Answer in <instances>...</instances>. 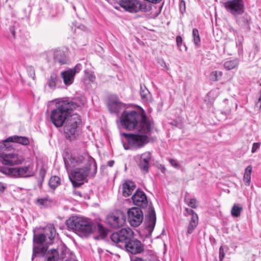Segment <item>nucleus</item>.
<instances>
[{"mask_svg":"<svg viewBox=\"0 0 261 261\" xmlns=\"http://www.w3.org/2000/svg\"><path fill=\"white\" fill-rule=\"evenodd\" d=\"M84 102L80 97L65 99L56 103V108L51 111L50 119L57 127H64L65 137L70 141L78 135V125L81 122L80 116L72 114L73 111L81 109Z\"/></svg>","mask_w":261,"mask_h":261,"instance_id":"f257e3e1","label":"nucleus"},{"mask_svg":"<svg viewBox=\"0 0 261 261\" xmlns=\"http://www.w3.org/2000/svg\"><path fill=\"white\" fill-rule=\"evenodd\" d=\"M133 237V231L127 228H122L112 233L110 238L117 247L125 249L126 251L132 254L140 253L144 250V245L140 241L134 239Z\"/></svg>","mask_w":261,"mask_h":261,"instance_id":"f03ea898","label":"nucleus"},{"mask_svg":"<svg viewBox=\"0 0 261 261\" xmlns=\"http://www.w3.org/2000/svg\"><path fill=\"white\" fill-rule=\"evenodd\" d=\"M17 143L23 145L29 144V139L26 137L13 136L7 138L3 143H0V162L5 165L14 166L22 164L24 161L22 155L12 152L13 145L8 143Z\"/></svg>","mask_w":261,"mask_h":261,"instance_id":"7ed1b4c3","label":"nucleus"},{"mask_svg":"<svg viewBox=\"0 0 261 261\" xmlns=\"http://www.w3.org/2000/svg\"><path fill=\"white\" fill-rule=\"evenodd\" d=\"M120 123L122 128L128 130L135 129L143 133H149L151 130L150 123L146 116L135 111H124L120 117Z\"/></svg>","mask_w":261,"mask_h":261,"instance_id":"20e7f679","label":"nucleus"},{"mask_svg":"<svg viewBox=\"0 0 261 261\" xmlns=\"http://www.w3.org/2000/svg\"><path fill=\"white\" fill-rule=\"evenodd\" d=\"M134 204L140 208L146 210V227L151 233L156 223L155 210L151 203H148L147 196L145 193L140 189H137L132 196Z\"/></svg>","mask_w":261,"mask_h":261,"instance_id":"39448f33","label":"nucleus"},{"mask_svg":"<svg viewBox=\"0 0 261 261\" xmlns=\"http://www.w3.org/2000/svg\"><path fill=\"white\" fill-rule=\"evenodd\" d=\"M69 230H72L80 236L87 237L96 229V225L90 220L86 218L72 216L66 221Z\"/></svg>","mask_w":261,"mask_h":261,"instance_id":"423d86ee","label":"nucleus"},{"mask_svg":"<svg viewBox=\"0 0 261 261\" xmlns=\"http://www.w3.org/2000/svg\"><path fill=\"white\" fill-rule=\"evenodd\" d=\"M97 172V165L95 161L85 165L72 169L71 177H69L72 185L74 187H79L83 184V181L86 179L88 175L93 177Z\"/></svg>","mask_w":261,"mask_h":261,"instance_id":"0eeeda50","label":"nucleus"},{"mask_svg":"<svg viewBox=\"0 0 261 261\" xmlns=\"http://www.w3.org/2000/svg\"><path fill=\"white\" fill-rule=\"evenodd\" d=\"M94 159L88 155L72 154L67 159H64L65 166L67 170L76 169L86 164L94 163Z\"/></svg>","mask_w":261,"mask_h":261,"instance_id":"6e6552de","label":"nucleus"},{"mask_svg":"<svg viewBox=\"0 0 261 261\" xmlns=\"http://www.w3.org/2000/svg\"><path fill=\"white\" fill-rule=\"evenodd\" d=\"M3 172L9 176L15 178H28L35 174L33 166L31 164L19 167L7 168L4 169Z\"/></svg>","mask_w":261,"mask_h":261,"instance_id":"1a4fd4ad","label":"nucleus"},{"mask_svg":"<svg viewBox=\"0 0 261 261\" xmlns=\"http://www.w3.org/2000/svg\"><path fill=\"white\" fill-rule=\"evenodd\" d=\"M148 134L138 132L136 134L123 133V135L126 137L129 145L132 149H136L141 148L148 142L147 135Z\"/></svg>","mask_w":261,"mask_h":261,"instance_id":"9d476101","label":"nucleus"},{"mask_svg":"<svg viewBox=\"0 0 261 261\" xmlns=\"http://www.w3.org/2000/svg\"><path fill=\"white\" fill-rule=\"evenodd\" d=\"M57 234L56 230L53 224H48L43 229V232L34 233L33 241L37 244H41L45 242L47 239L50 243L55 238Z\"/></svg>","mask_w":261,"mask_h":261,"instance_id":"9b49d317","label":"nucleus"},{"mask_svg":"<svg viewBox=\"0 0 261 261\" xmlns=\"http://www.w3.org/2000/svg\"><path fill=\"white\" fill-rule=\"evenodd\" d=\"M37 256L44 257V261H57L59 254L56 249L47 251V248L45 247H34L32 260L34 261L35 258Z\"/></svg>","mask_w":261,"mask_h":261,"instance_id":"f8f14e48","label":"nucleus"},{"mask_svg":"<svg viewBox=\"0 0 261 261\" xmlns=\"http://www.w3.org/2000/svg\"><path fill=\"white\" fill-rule=\"evenodd\" d=\"M226 11L233 16L242 14L244 12L243 0H229L224 3Z\"/></svg>","mask_w":261,"mask_h":261,"instance_id":"ddd939ff","label":"nucleus"},{"mask_svg":"<svg viewBox=\"0 0 261 261\" xmlns=\"http://www.w3.org/2000/svg\"><path fill=\"white\" fill-rule=\"evenodd\" d=\"M128 221L131 226L137 227L142 222L143 213L141 208L133 207L127 211Z\"/></svg>","mask_w":261,"mask_h":261,"instance_id":"4468645a","label":"nucleus"},{"mask_svg":"<svg viewBox=\"0 0 261 261\" xmlns=\"http://www.w3.org/2000/svg\"><path fill=\"white\" fill-rule=\"evenodd\" d=\"M106 223L111 227L119 228L123 226L125 223V217L121 212L112 213L107 216Z\"/></svg>","mask_w":261,"mask_h":261,"instance_id":"2eb2a0df","label":"nucleus"},{"mask_svg":"<svg viewBox=\"0 0 261 261\" xmlns=\"http://www.w3.org/2000/svg\"><path fill=\"white\" fill-rule=\"evenodd\" d=\"M151 153L150 152H146L141 155H137L135 156L136 159H139L138 163V167L142 172L144 174L149 171V163L151 160Z\"/></svg>","mask_w":261,"mask_h":261,"instance_id":"dca6fc26","label":"nucleus"},{"mask_svg":"<svg viewBox=\"0 0 261 261\" xmlns=\"http://www.w3.org/2000/svg\"><path fill=\"white\" fill-rule=\"evenodd\" d=\"M122 195L126 197L130 196L136 188L135 184L131 180H125L122 185Z\"/></svg>","mask_w":261,"mask_h":261,"instance_id":"f3484780","label":"nucleus"},{"mask_svg":"<svg viewBox=\"0 0 261 261\" xmlns=\"http://www.w3.org/2000/svg\"><path fill=\"white\" fill-rule=\"evenodd\" d=\"M74 76V72L69 69L61 72V77L66 86H68L73 83Z\"/></svg>","mask_w":261,"mask_h":261,"instance_id":"a211bd4d","label":"nucleus"},{"mask_svg":"<svg viewBox=\"0 0 261 261\" xmlns=\"http://www.w3.org/2000/svg\"><path fill=\"white\" fill-rule=\"evenodd\" d=\"M54 56L55 62H58L60 65L66 64L69 62L68 58L62 50L58 49L55 50Z\"/></svg>","mask_w":261,"mask_h":261,"instance_id":"6ab92c4d","label":"nucleus"},{"mask_svg":"<svg viewBox=\"0 0 261 261\" xmlns=\"http://www.w3.org/2000/svg\"><path fill=\"white\" fill-rule=\"evenodd\" d=\"M140 93L143 101L146 102H152V95L145 85H140Z\"/></svg>","mask_w":261,"mask_h":261,"instance_id":"aec40b11","label":"nucleus"},{"mask_svg":"<svg viewBox=\"0 0 261 261\" xmlns=\"http://www.w3.org/2000/svg\"><path fill=\"white\" fill-rule=\"evenodd\" d=\"M123 103L118 99L111 100L108 104V108L111 113L118 114L121 109Z\"/></svg>","mask_w":261,"mask_h":261,"instance_id":"412c9836","label":"nucleus"},{"mask_svg":"<svg viewBox=\"0 0 261 261\" xmlns=\"http://www.w3.org/2000/svg\"><path fill=\"white\" fill-rule=\"evenodd\" d=\"M61 83V81L55 73H52L47 81V85L50 89L54 90Z\"/></svg>","mask_w":261,"mask_h":261,"instance_id":"4be33fe9","label":"nucleus"},{"mask_svg":"<svg viewBox=\"0 0 261 261\" xmlns=\"http://www.w3.org/2000/svg\"><path fill=\"white\" fill-rule=\"evenodd\" d=\"M198 222V218L197 215H194L193 217H191L186 233L187 236H189L193 232V230L197 226Z\"/></svg>","mask_w":261,"mask_h":261,"instance_id":"5701e85b","label":"nucleus"},{"mask_svg":"<svg viewBox=\"0 0 261 261\" xmlns=\"http://www.w3.org/2000/svg\"><path fill=\"white\" fill-rule=\"evenodd\" d=\"M239 63V60L238 59H234L225 62L223 64L224 68L227 70H230L236 68Z\"/></svg>","mask_w":261,"mask_h":261,"instance_id":"b1692460","label":"nucleus"},{"mask_svg":"<svg viewBox=\"0 0 261 261\" xmlns=\"http://www.w3.org/2000/svg\"><path fill=\"white\" fill-rule=\"evenodd\" d=\"M252 172V166H248L245 170L243 180L246 186H249L251 180V173Z\"/></svg>","mask_w":261,"mask_h":261,"instance_id":"393cba45","label":"nucleus"},{"mask_svg":"<svg viewBox=\"0 0 261 261\" xmlns=\"http://www.w3.org/2000/svg\"><path fill=\"white\" fill-rule=\"evenodd\" d=\"M60 184V178L56 175L51 176L48 182L49 187L53 189H55Z\"/></svg>","mask_w":261,"mask_h":261,"instance_id":"a878e982","label":"nucleus"},{"mask_svg":"<svg viewBox=\"0 0 261 261\" xmlns=\"http://www.w3.org/2000/svg\"><path fill=\"white\" fill-rule=\"evenodd\" d=\"M243 211V207L240 204H234L231 210V214L233 217H238L240 216Z\"/></svg>","mask_w":261,"mask_h":261,"instance_id":"bb28decb","label":"nucleus"},{"mask_svg":"<svg viewBox=\"0 0 261 261\" xmlns=\"http://www.w3.org/2000/svg\"><path fill=\"white\" fill-rule=\"evenodd\" d=\"M97 228L99 235L98 236L94 237V239L98 240L104 238L107 234L106 230L100 224H97Z\"/></svg>","mask_w":261,"mask_h":261,"instance_id":"cd10ccee","label":"nucleus"},{"mask_svg":"<svg viewBox=\"0 0 261 261\" xmlns=\"http://www.w3.org/2000/svg\"><path fill=\"white\" fill-rule=\"evenodd\" d=\"M193 39L194 44L198 46L200 42V38L198 30L197 29H193L192 32Z\"/></svg>","mask_w":261,"mask_h":261,"instance_id":"c85d7f7f","label":"nucleus"},{"mask_svg":"<svg viewBox=\"0 0 261 261\" xmlns=\"http://www.w3.org/2000/svg\"><path fill=\"white\" fill-rule=\"evenodd\" d=\"M240 24L247 30H250V19L247 16H243L239 20Z\"/></svg>","mask_w":261,"mask_h":261,"instance_id":"c756f323","label":"nucleus"},{"mask_svg":"<svg viewBox=\"0 0 261 261\" xmlns=\"http://www.w3.org/2000/svg\"><path fill=\"white\" fill-rule=\"evenodd\" d=\"M222 75V72L220 71L212 72L210 74L211 79L213 81H217L220 80Z\"/></svg>","mask_w":261,"mask_h":261,"instance_id":"7c9ffc66","label":"nucleus"},{"mask_svg":"<svg viewBox=\"0 0 261 261\" xmlns=\"http://www.w3.org/2000/svg\"><path fill=\"white\" fill-rule=\"evenodd\" d=\"M82 69V65L81 64H76L75 67L73 68L69 69L70 70H71L72 71H73L74 73V75L76 73H78L80 72V71Z\"/></svg>","mask_w":261,"mask_h":261,"instance_id":"2f4dec72","label":"nucleus"},{"mask_svg":"<svg viewBox=\"0 0 261 261\" xmlns=\"http://www.w3.org/2000/svg\"><path fill=\"white\" fill-rule=\"evenodd\" d=\"M260 146V142H256L254 143L252 145V149H251V152L252 153H254L256 151V150L259 149Z\"/></svg>","mask_w":261,"mask_h":261,"instance_id":"473e14b6","label":"nucleus"},{"mask_svg":"<svg viewBox=\"0 0 261 261\" xmlns=\"http://www.w3.org/2000/svg\"><path fill=\"white\" fill-rule=\"evenodd\" d=\"M169 162L173 167H174L176 169H178L179 168V165L177 162L172 159H169Z\"/></svg>","mask_w":261,"mask_h":261,"instance_id":"72a5a7b5","label":"nucleus"},{"mask_svg":"<svg viewBox=\"0 0 261 261\" xmlns=\"http://www.w3.org/2000/svg\"><path fill=\"white\" fill-rule=\"evenodd\" d=\"M225 257V253L224 251V249L222 246H221L219 248V260L220 261H222L223 258Z\"/></svg>","mask_w":261,"mask_h":261,"instance_id":"f704fd0d","label":"nucleus"},{"mask_svg":"<svg viewBox=\"0 0 261 261\" xmlns=\"http://www.w3.org/2000/svg\"><path fill=\"white\" fill-rule=\"evenodd\" d=\"M189 205L194 208L197 207V205L196 199H191L189 203Z\"/></svg>","mask_w":261,"mask_h":261,"instance_id":"c9c22d12","label":"nucleus"},{"mask_svg":"<svg viewBox=\"0 0 261 261\" xmlns=\"http://www.w3.org/2000/svg\"><path fill=\"white\" fill-rule=\"evenodd\" d=\"M148 254L150 256V257H148V259L149 260H152L153 261H157V258L155 255H154L153 252L152 251H148Z\"/></svg>","mask_w":261,"mask_h":261,"instance_id":"e433bc0d","label":"nucleus"},{"mask_svg":"<svg viewBox=\"0 0 261 261\" xmlns=\"http://www.w3.org/2000/svg\"><path fill=\"white\" fill-rule=\"evenodd\" d=\"M177 45L178 47H180L182 45V39L180 36H177L176 38Z\"/></svg>","mask_w":261,"mask_h":261,"instance_id":"4c0bfd02","label":"nucleus"},{"mask_svg":"<svg viewBox=\"0 0 261 261\" xmlns=\"http://www.w3.org/2000/svg\"><path fill=\"white\" fill-rule=\"evenodd\" d=\"M185 211H186L187 213L190 215H191V217H193L194 215H197L195 212L192 209L189 208H186Z\"/></svg>","mask_w":261,"mask_h":261,"instance_id":"58836bf2","label":"nucleus"},{"mask_svg":"<svg viewBox=\"0 0 261 261\" xmlns=\"http://www.w3.org/2000/svg\"><path fill=\"white\" fill-rule=\"evenodd\" d=\"M37 202L39 203V204L41 205H44L46 203V200L45 199H38Z\"/></svg>","mask_w":261,"mask_h":261,"instance_id":"ea45409f","label":"nucleus"},{"mask_svg":"<svg viewBox=\"0 0 261 261\" xmlns=\"http://www.w3.org/2000/svg\"><path fill=\"white\" fill-rule=\"evenodd\" d=\"M6 188V186L3 182H0V192H3Z\"/></svg>","mask_w":261,"mask_h":261,"instance_id":"a19ab883","label":"nucleus"},{"mask_svg":"<svg viewBox=\"0 0 261 261\" xmlns=\"http://www.w3.org/2000/svg\"><path fill=\"white\" fill-rule=\"evenodd\" d=\"M226 111L224 112L225 115H229L231 113V108L230 107H226Z\"/></svg>","mask_w":261,"mask_h":261,"instance_id":"79ce46f5","label":"nucleus"},{"mask_svg":"<svg viewBox=\"0 0 261 261\" xmlns=\"http://www.w3.org/2000/svg\"><path fill=\"white\" fill-rule=\"evenodd\" d=\"M10 32L12 34V35L14 37H15V30H14V27H11L10 29Z\"/></svg>","mask_w":261,"mask_h":261,"instance_id":"37998d69","label":"nucleus"},{"mask_svg":"<svg viewBox=\"0 0 261 261\" xmlns=\"http://www.w3.org/2000/svg\"><path fill=\"white\" fill-rule=\"evenodd\" d=\"M114 164V161L113 160H110L108 162L107 165L110 167H112Z\"/></svg>","mask_w":261,"mask_h":261,"instance_id":"c03bdc74","label":"nucleus"},{"mask_svg":"<svg viewBox=\"0 0 261 261\" xmlns=\"http://www.w3.org/2000/svg\"><path fill=\"white\" fill-rule=\"evenodd\" d=\"M77 28L81 30H85L86 29V27L83 24H80L78 25L77 27Z\"/></svg>","mask_w":261,"mask_h":261,"instance_id":"a18cd8bd","label":"nucleus"},{"mask_svg":"<svg viewBox=\"0 0 261 261\" xmlns=\"http://www.w3.org/2000/svg\"><path fill=\"white\" fill-rule=\"evenodd\" d=\"M40 174L42 175V177H43L45 174V171L43 168H41L40 171Z\"/></svg>","mask_w":261,"mask_h":261,"instance_id":"49530a36","label":"nucleus"},{"mask_svg":"<svg viewBox=\"0 0 261 261\" xmlns=\"http://www.w3.org/2000/svg\"><path fill=\"white\" fill-rule=\"evenodd\" d=\"M171 124L173 125L176 126V127H177L178 126V122L176 120L173 121L172 122H171Z\"/></svg>","mask_w":261,"mask_h":261,"instance_id":"de8ad7c7","label":"nucleus"},{"mask_svg":"<svg viewBox=\"0 0 261 261\" xmlns=\"http://www.w3.org/2000/svg\"><path fill=\"white\" fill-rule=\"evenodd\" d=\"M123 147L125 150H128L130 148H132V147H130L129 144L128 145H125L124 144H123Z\"/></svg>","mask_w":261,"mask_h":261,"instance_id":"09e8293b","label":"nucleus"},{"mask_svg":"<svg viewBox=\"0 0 261 261\" xmlns=\"http://www.w3.org/2000/svg\"><path fill=\"white\" fill-rule=\"evenodd\" d=\"M132 261H146V260L141 258L136 257L134 260H132Z\"/></svg>","mask_w":261,"mask_h":261,"instance_id":"8fccbe9b","label":"nucleus"},{"mask_svg":"<svg viewBox=\"0 0 261 261\" xmlns=\"http://www.w3.org/2000/svg\"><path fill=\"white\" fill-rule=\"evenodd\" d=\"M74 194L76 195H77L80 197H82V194L80 192V191H75L74 192Z\"/></svg>","mask_w":261,"mask_h":261,"instance_id":"3c124183","label":"nucleus"},{"mask_svg":"<svg viewBox=\"0 0 261 261\" xmlns=\"http://www.w3.org/2000/svg\"><path fill=\"white\" fill-rule=\"evenodd\" d=\"M161 66H162V67H165V68H167L166 64V63H165L164 61H162V63H161Z\"/></svg>","mask_w":261,"mask_h":261,"instance_id":"603ef678","label":"nucleus"},{"mask_svg":"<svg viewBox=\"0 0 261 261\" xmlns=\"http://www.w3.org/2000/svg\"><path fill=\"white\" fill-rule=\"evenodd\" d=\"M215 91H211L210 92H209L207 94V96H211V95H213L214 94V93Z\"/></svg>","mask_w":261,"mask_h":261,"instance_id":"864d4df0","label":"nucleus"},{"mask_svg":"<svg viewBox=\"0 0 261 261\" xmlns=\"http://www.w3.org/2000/svg\"><path fill=\"white\" fill-rule=\"evenodd\" d=\"M228 99L227 98H225L223 100V103L227 105Z\"/></svg>","mask_w":261,"mask_h":261,"instance_id":"5fc2aeb1","label":"nucleus"},{"mask_svg":"<svg viewBox=\"0 0 261 261\" xmlns=\"http://www.w3.org/2000/svg\"><path fill=\"white\" fill-rule=\"evenodd\" d=\"M90 79V80L92 81L93 79H95V76H93V75H91Z\"/></svg>","mask_w":261,"mask_h":261,"instance_id":"6e6d98bb","label":"nucleus"},{"mask_svg":"<svg viewBox=\"0 0 261 261\" xmlns=\"http://www.w3.org/2000/svg\"><path fill=\"white\" fill-rule=\"evenodd\" d=\"M65 261H76L75 260H73V259H68V260H66Z\"/></svg>","mask_w":261,"mask_h":261,"instance_id":"4d7b16f0","label":"nucleus"},{"mask_svg":"<svg viewBox=\"0 0 261 261\" xmlns=\"http://www.w3.org/2000/svg\"><path fill=\"white\" fill-rule=\"evenodd\" d=\"M73 8L74 10H75V6H73Z\"/></svg>","mask_w":261,"mask_h":261,"instance_id":"13d9d810","label":"nucleus"}]
</instances>
